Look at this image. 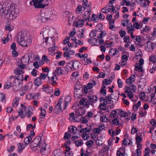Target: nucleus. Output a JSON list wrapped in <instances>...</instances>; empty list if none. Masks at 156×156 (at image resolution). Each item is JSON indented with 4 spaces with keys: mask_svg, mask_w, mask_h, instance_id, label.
I'll list each match as a JSON object with an SVG mask.
<instances>
[{
    "mask_svg": "<svg viewBox=\"0 0 156 156\" xmlns=\"http://www.w3.org/2000/svg\"><path fill=\"white\" fill-rule=\"evenodd\" d=\"M47 75L44 73H42L40 74V78L43 80L45 79L47 77Z\"/></svg>",
    "mask_w": 156,
    "mask_h": 156,
    "instance_id": "obj_52",
    "label": "nucleus"
},
{
    "mask_svg": "<svg viewBox=\"0 0 156 156\" xmlns=\"http://www.w3.org/2000/svg\"><path fill=\"white\" fill-rule=\"evenodd\" d=\"M103 28V25L101 23H98L96 26L95 30L98 32H99L102 30Z\"/></svg>",
    "mask_w": 156,
    "mask_h": 156,
    "instance_id": "obj_23",
    "label": "nucleus"
},
{
    "mask_svg": "<svg viewBox=\"0 0 156 156\" xmlns=\"http://www.w3.org/2000/svg\"><path fill=\"white\" fill-rule=\"evenodd\" d=\"M119 96H118V97L117 96H115L113 98H112V99H113V100H112V101H111L112 104H113L114 103H116L119 99Z\"/></svg>",
    "mask_w": 156,
    "mask_h": 156,
    "instance_id": "obj_46",
    "label": "nucleus"
},
{
    "mask_svg": "<svg viewBox=\"0 0 156 156\" xmlns=\"http://www.w3.org/2000/svg\"><path fill=\"white\" fill-rule=\"evenodd\" d=\"M48 37H47L45 38L44 41H43L42 44H41V45L42 46L44 47L45 44L46 45V43L48 42Z\"/></svg>",
    "mask_w": 156,
    "mask_h": 156,
    "instance_id": "obj_56",
    "label": "nucleus"
},
{
    "mask_svg": "<svg viewBox=\"0 0 156 156\" xmlns=\"http://www.w3.org/2000/svg\"><path fill=\"white\" fill-rule=\"evenodd\" d=\"M101 130L100 128H95L93 129V132L95 133L98 134L99 133L100 131Z\"/></svg>",
    "mask_w": 156,
    "mask_h": 156,
    "instance_id": "obj_61",
    "label": "nucleus"
},
{
    "mask_svg": "<svg viewBox=\"0 0 156 156\" xmlns=\"http://www.w3.org/2000/svg\"><path fill=\"white\" fill-rule=\"evenodd\" d=\"M20 100V98L17 97H15V98H14L13 102L12 103V106L16 108L17 106H18V104H17V101H19Z\"/></svg>",
    "mask_w": 156,
    "mask_h": 156,
    "instance_id": "obj_27",
    "label": "nucleus"
},
{
    "mask_svg": "<svg viewBox=\"0 0 156 156\" xmlns=\"http://www.w3.org/2000/svg\"><path fill=\"white\" fill-rule=\"evenodd\" d=\"M64 67H58L56 68L55 70L56 73L59 75H62V74L63 69Z\"/></svg>",
    "mask_w": 156,
    "mask_h": 156,
    "instance_id": "obj_22",
    "label": "nucleus"
},
{
    "mask_svg": "<svg viewBox=\"0 0 156 156\" xmlns=\"http://www.w3.org/2000/svg\"><path fill=\"white\" fill-rule=\"evenodd\" d=\"M117 82L118 87L119 88L122 87L123 86V83L120 79H118L117 80Z\"/></svg>",
    "mask_w": 156,
    "mask_h": 156,
    "instance_id": "obj_55",
    "label": "nucleus"
},
{
    "mask_svg": "<svg viewBox=\"0 0 156 156\" xmlns=\"http://www.w3.org/2000/svg\"><path fill=\"white\" fill-rule=\"evenodd\" d=\"M132 80H133V81L134 82L135 80V79L133 78L132 79V77L130 76L126 80V82L128 84H129V83H132Z\"/></svg>",
    "mask_w": 156,
    "mask_h": 156,
    "instance_id": "obj_41",
    "label": "nucleus"
},
{
    "mask_svg": "<svg viewBox=\"0 0 156 156\" xmlns=\"http://www.w3.org/2000/svg\"><path fill=\"white\" fill-rule=\"evenodd\" d=\"M42 90L46 92L47 93L50 94L53 92V89L52 87H45L42 88Z\"/></svg>",
    "mask_w": 156,
    "mask_h": 156,
    "instance_id": "obj_18",
    "label": "nucleus"
},
{
    "mask_svg": "<svg viewBox=\"0 0 156 156\" xmlns=\"http://www.w3.org/2000/svg\"><path fill=\"white\" fill-rule=\"evenodd\" d=\"M72 62V64L71 63H68L65 67L64 68L67 73L69 70H73V68H74V65L76 64H77L78 63L77 61H75L73 62Z\"/></svg>",
    "mask_w": 156,
    "mask_h": 156,
    "instance_id": "obj_6",
    "label": "nucleus"
},
{
    "mask_svg": "<svg viewBox=\"0 0 156 156\" xmlns=\"http://www.w3.org/2000/svg\"><path fill=\"white\" fill-rule=\"evenodd\" d=\"M86 143L88 147H90L93 144V141L92 140H90L87 141Z\"/></svg>",
    "mask_w": 156,
    "mask_h": 156,
    "instance_id": "obj_50",
    "label": "nucleus"
},
{
    "mask_svg": "<svg viewBox=\"0 0 156 156\" xmlns=\"http://www.w3.org/2000/svg\"><path fill=\"white\" fill-rule=\"evenodd\" d=\"M40 93H37L32 95V98L33 99H37L38 98V96H39Z\"/></svg>",
    "mask_w": 156,
    "mask_h": 156,
    "instance_id": "obj_60",
    "label": "nucleus"
},
{
    "mask_svg": "<svg viewBox=\"0 0 156 156\" xmlns=\"http://www.w3.org/2000/svg\"><path fill=\"white\" fill-rule=\"evenodd\" d=\"M108 120V118L106 116H101L100 121L101 122H106Z\"/></svg>",
    "mask_w": 156,
    "mask_h": 156,
    "instance_id": "obj_39",
    "label": "nucleus"
},
{
    "mask_svg": "<svg viewBox=\"0 0 156 156\" xmlns=\"http://www.w3.org/2000/svg\"><path fill=\"white\" fill-rule=\"evenodd\" d=\"M32 139V137L30 136L25 137L24 140V142L26 144H28L31 141Z\"/></svg>",
    "mask_w": 156,
    "mask_h": 156,
    "instance_id": "obj_19",
    "label": "nucleus"
},
{
    "mask_svg": "<svg viewBox=\"0 0 156 156\" xmlns=\"http://www.w3.org/2000/svg\"><path fill=\"white\" fill-rule=\"evenodd\" d=\"M75 89L77 90H81V91H83V88L82 87V85L80 84L79 82H77L75 85Z\"/></svg>",
    "mask_w": 156,
    "mask_h": 156,
    "instance_id": "obj_21",
    "label": "nucleus"
},
{
    "mask_svg": "<svg viewBox=\"0 0 156 156\" xmlns=\"http://www.w3.org/2000/svg\"><path fill=\"white\" fill-rule=\"evenodd\" d=\"M93 84L91 83H88L87 86L83 87V90L85 94H87V93L88 89H90L93 87Z\"/></svg>",
    "mask_w": 156,
    "mask_h": 156,
    "instance_id": "obj_12",
    "label": "nucleus"
},
{
    "mask_svg": "<svg viewBox=\"0 0 156 156\" xmlns=\"http://www.w3.org/2000/svg\"><path fill=\"white\" fill-rule=\"evenodd\" d=\"M135 67L136 69H134V70H137V69H138V72L140 73H142L143 70V67L138 65V63H136L135 64Z\"/></svg>",
    "mask_w": 156,
    "mask_h": 156,
    "instance_id": "obj_24",
    "label": "nucleus"
},
{
    "mask_svg": "<svg viewBox=\"0 0 156 156\" xmlns=\"http://www.w3.org/2000/svg\"><path fill=\"white\" fill-rule=\"evenodd\" d=\"M115 20L110 21L109 23V28L110 30H112L114 27Z\"/></svg>",
    "mask_w": 156,
    "mask_h": 156,
    "instance_id": "obj_29",
    "label": "nucleus"
},
{
    "mask_svg": "<svg viewBox=\"0 0 156 156\" xmlns=\"http://www.w3.org/2000/svg\"><path fill=\"white\" fill-rule=\"evenodd\" d=\"M11 62L10 57H7L5 58L4 59V63L6 64H9Z\"/></svg>",
    "mask_w": 156,
    "mask_h": 156,
    "instance_id": "obj_42",
    "label": "nucleus"
},
{
    "mask_svg": "<svg viewBox=\"0 0 156 156\" xmlns=\"http://www.w3.org/2000/svg\"><path fill=\"white\" fill-rule=\"evenodd\" d=\"M135 156H140L141 155V153L140 149H137L135 151Z\"/></svg>",
    "mask_w": 156,
    "mask_h": 156,
    "instance_id": "obj_48",
    "label": "nucleus"
},
{
    "mask_svg": "<svg viewBox=\"0 0 156 156\" xmlns=\"http://www.w3.org/2000/svg\"><path fill=\"white\" fill-rule=\"evenodd\" d=\"M88 99L83 98L81 99L80 101V105L86 106L87 108H89L90 105L93 106V102L97 100V97L94 95H90L88 97Z\"/></svg>",
    "mask_w": 156,
    "mask_h": 156,
    "instance_id": "obj_2",
    "label": "nucleus"
},
{
    "mask_svg": "<svg viewBox=\"0 0 156 156\" xmlns=\"http://www.w3.org/2000/svg\"><path fill=\"white\" fill-rule=\"evenodd\" d=\"M42 59L45 62H47V63L50 62V60L48 59L47 57L45 55H43V56Z\"/></svg>",
    "mask_w": 156,
    "mask_h": 156,
    "instance_id": "obj_58",
    "label": "nucleus"
},
{
    "mask_svg": "<svg viewBox=\"0 0 156 156\" xmlns=\"http://www.w3.org/2000/svg\"><path fill=\"white\" fill-rule=\"evenodd\" d=\"M18 112L19 113V115H20L21 118H23L25 117V115L23 114V109H20L18 110Z\"/></svg>",
    "mask_w": 156,
    "mask_h": 156,
    "instance_id": "obj_38",
    "label": "nucleus"
},
{
    "mask_svg": "<svg viewBox=\"0 0 156 156\" xmlns=\"http://www.w3.org/2000/svg\"><path fill=\"white\" fill-rule=\"evenodd\" d=\"M91 6L90 5H90H88V9L86 12L87 13V16H89L91 15Z\"/></svg>",
    "mask_w": 156,
    "mask_h": 156,
    "instance_id": "obj_59",
    "label": "nucleus"
},
{
    "mask_svg": "<svg viewBox=\"0 0 156 156\" xmlns=\"http://www.w3.org/2000/svg\"><path fill=\"white\" fill-rule=\"evenodd\" d=\"M46 111L44 109H41V112L40 115V117L41 118H44L45 115H46Z\"/></svg>",
    "mask_w": 156,
    "mask_h": 156,
    "instance_id": "obj_32",
    "label": "nucleus"
},
{
    "mask_svg": "<svg viewBox=\"0 0 156 156\" xmlns=\"http://www.w3.org/2000/svg\"><path fill=\"white\" fill-rule=\"evenodd\" d=\"M130 37L128 36H125L124 38V42L125 43H129Z\"/></svg>",
    "mask_w": 156,
    "mask_h": 156,
    "instance_id": "obj_54",
    "label": "nucleus"
},
{
    "mask_svg": "<svg viewBox=\"0 0 156 156\" xmlns=\"http://www.w3.org/2000/svg\"><path fill=\"white\" fill-rule=\"evenodd\" d=\"M71 134L69 133L66 132L65 133L64 138L66 140H68L71 137Z\"/></svg>",
    "mask_w": 156,
    "mask_h": 156,
    "instance_id": "obj_47",
    "label": "nucleus"
},
{
    "mask_svg": "<svg viewBox=\"0 0 156 156\" xmlns=\"http://www.w3.org/2000/svg\"><path fill=\"white\" fill-rule=\"evenodd\" d=\"M41 137L37 136L35 137L33 140L32 142L33 144H37V146L40 147V151L41 153H43L44 151H46V144H42L41 143Z\"/></svg>",
    "mask_w": 156,
    "mask_h": 156,
    "instance_id": "obj_3",
    "label": "nucleus"
},
{
    "mask_svg": "<svg viewBox=\"0 0 156 156\" xmlns=\"http://www.w3.org/2000/svg\"><path fill=\"white\" fill-rule=\"evenodd\" d=\"M62 152L60 149L55 150L54 151L52 156H62Z\"/></svg>",
    "mask_w": 156,
    "mask_h": 156,
    "instance_id": "obj_15",
    "label": "nucleus"
},
{
    "mask_svg": "<svg viewBox=\"0 0 156 156\" xmlns=\"http://www.w3.org/2000/svg\"><path fill=\"white\" fill-rule=\"evenodd\" d=\"M48 77L50 80H51L52 81L51 84L53 86H56L58 83L56 82V81L57 80V78L56 75H54L53 76L51 77L50 78L48 76Z\"/></svg>",
    "mask_w": 156,
    "mask_h": 156,
    "instance_id": "obj_11",
    "label": "nucleus"
},
{
    "mask_svg": "<svg viewBox=\"0 0 156 156\" xmlns=\"http://www.w3.org/2000/svg\"><path fill=\"white\" fill-rule=\"evenodd\" d=\"M82 137L84 140H87L89 138V135L87 134L82 135Z\"/></svg>",
    "mask_w": 156,
    "mask_h": 156,
    "instance_id": "obj_53",
    "label": "nucleus"
},
{
    "mask_svg": "<svg viewBox=\"0 0 156 156\" xmlns=\"http://www.w3.org/2000/svg\"><path fill=\"white\" fill-rule=\"evenodd\" d=\"M109 149V147L107 146H104L103 147V152L105 153L107 152Z\"/></svg>",
    "mask_w": 156,
    "mask_h": 156,
    "instance_id": "obj_63",
    "label": "nucleus"
},
{
    "mask_svg": "<svg viewBox=\"0 0 156 156\" xmlns=\"http://www.w3.org/2000/svg\"><path fill=\"white\" fill-rule=\"evenodd\" d=\"M49 18L45 16L44 13L41 12L40 14V16L38 18V21L40 22H45Z\"/></svg>",
    "mask_w": 156,
    "mask_h": 156,
    "instance_id": "obj_9",
    "label": "nucleus"
},
{
    "mask_svg": "<svg viewBox=\"0 0 156 156\" xmlns=\"http://www.w3.org/2000/svg\"><path fill=\"white\" fill-rule=\"evenodd\" d=\"M75 114L78 116H82L85 114V110L83 107H80V108L75 111Z\"/></svg>",
    "mask_w": 156,
    "mask_h": 156,
    "instance_id": "obj_8",
    "label": "nucleus"
},
{
    "mask_svg": "<svg viewBox=\"0 0 156 156\" xmlns=\"http://www.w3.org/2000/svg\"><path fill=\"white\" fill-rule=\"evenodd\" d=\"M14 134L15 135L17 136L18 138H23V135L24 133H20V135H19L18 133L16 132H14Z\"/></svg>",
    "mask_w": 156,
    "mask_h": 156,
    "instance_id": "obj_44",
    "label": "nucleus"
},
{
    "mask_svg": "<svg viewBox=\"0 0 156 156\" xmlns=\"http://www.w3.org/2000/svg\"><path fill=\"white\" fill-rule=\"evenodd\" d=\"M118 110H119V109H116V110H113L112 111V112L110 114V115L112 117H115L116 115L118 114Z\"/></svg>",
    "mask_w": 156,
    "mask_h": 156,
    "instance_id": "obj_30",
    "label": "nucleus"
},
{
    "mask_svg": "<svg viewBox=\"0 0 156 156\" xmlns=\"http://www.w3.org/2000/svg\"><path fill=\"white\" fill-rule=\"evenodd\" d=\"M100 32H101V33L100 34V36L99 35V34H98L97 37L101 38H102L103 36L105 35L106 34V33L105 30H101V31H100Z\"/></svg>",
    "mask_w": 156,
    "mask_h": 156,
    "instance_id": "obj_40",
    "label": "nucleus"
},
{
    "mask_svg": "<svg viewBox=\"0 0 156 156\" xmlns=\"http://www.w3.org/2000/svg\"><path fill=\"white\" fill-rule=\"evenodd\" d=\"M85 31V29L83 28L82 29H80L78 31V32H80L81 33V36H80L81 38H83L84 37V31Z\"/></svg>",
    "mask_w": 156,
    "mask_h": 156,
    "instance_id": "obj_51",
    "label": "nucleus"
},
{
    "mask_svg": "<svg viewBox=\"0 0 156 156\" xmlns=\"http://www.w3.org/2000/svg\"><path fill=\"white\" fill-rule=\"evenodd\" d=\"M60 98L59 102L57 103V105H56L55 108L54 109V111L55 113L56 112H62L63 111L62 108L61 107V104L62 103V101H61Z\"/></svg>",
    "mask_w": 156,
    "mask_h": 156,
    "instance_id": "obj_7",
    "label": "nucleus"
},
{
    "mask_svg": "<svg viewBox=\"0 0 156 156\" xmlns=\"http://www.w3.org/2000/svg\"><path fill=\"white\" fill-rule=\"evenodd\" d=\"M14 73L16 75H18V74L23 73H24V71L20 69V68H16L14 70Z\"/></svg>",
    "mask_w": 156,
    "mask_h": 156,
    "instance_id": "obj_25",
    "label": "nucleus"
},
{
    "mask_svg": "<svg viewBox=\"0 0 156 156\" xmlns=\"http://www.w3.org/2000/svg\"><path fill=\"white\" fill-rule=\"evenodd\" d=\"M12 86V83L11 82H7L5 84L4 88V89L9 88Z\"/></svg>",
    "mask_w": 156,
    "mask_h": 156,
    "instance_id": "obj_34",
    "label": "nucleus"
},
{
    "mask_svg": "<svg viewBox=\"0 0 156 156\" xmlns=\"http://www.w3.org/2000/svg\"><path fill=\"white\" fill-rule=\"evenodd\" d=\"M34 84L35 86L38 87L42 84V81L40 77H37L34 80Z\"/></svg>",
    "mask_w": 156,
    "mask_h": 156,
    "instance_id": "obj_17",
    "label": "nucleus"
},
{
    "mask_svg": "<svg viewBox=\"0 0 156 156\" xmlns=\"http://www.w3.org/2000/svg\"><path fill=\"white\" fill-rule=\"evenodd\" d=\"M21 34L19 35L17 38V41L19 44L23 47H27V46L26 40L25 39L26 36L25 34H22L21 32Z\"/></svg>",
    "mask_w": 156,
    "mask_h": 156,
    "instance_id": "obj_4",
    "label": "nucleus"
},
{
    "mask_svg": "<svg viewBox=\"0 0 156 156\" xmlns=\"http://www.w3.org/2000/svg\"><path fill=\"white\" fill-rule=\"evenodd\" d=\"M142 138L140 137L138 135V134H136V143L137 144V143H140L141 142L142 140Z\"/></svg>",
    "mask_w": 156,
    "mask_h": 156,
    "instance_id": "obj_43",
    "label": "nucleus"
},
{
    "mask_svg": "<svg viewBox=\"0 0 156 156\" xmlns=\"http://www.w3.org/2000/svg\"><path fill=\"white\" fill-rule=\"evenodd\" d=\"M150 123L151 125L154 127L156 126V121L154 119H152L150 122Z\"/></svg>",
    "mask_w": 156,
    "mask_h": 156,
    "instance_id": "obj_64",
    "label": "nucleus"
},
{
    "mask_svg": "<svg viewBox=\"0 0 156 156\" xmlns=\"http://www.w3.org/2000/svg\"><path fill=\"white\" fill-rule=\"evenodd\" d=\"M96 33H98V32L96 30H92L90 33L89 36L91 37H95L96 35Z\"/></svg>",
    "mask_w": 156,
    "mask_h": 156,
    "instance_id": "obj_31",
    "label": "nucleus"
},
{
    "mask_svg": "<svg viewBox=\"0 0 156 156\" xmlns=\"http://www.w3.org/2000/svg\"><path fill=\"white\" fill-rule=\"evenodd\" d=\"M120 149H119L117 151L116 155L117 156H121V155H122V156H124L125 154H126L125 153V149H123V151H124V152L123 153H122L121 151H120Z\"/></svg>",
    "mask_w": 156,
    "mask_h": 156,
    "instance_id": "obj_35",
    "label": "nucleus"
},
{
    "mask_svg": "<svg viewBox=\"0 0 156 156\" xmlns=\"http://www.w3.org/2000/svg\"><path fill=\"white\" fill-rule=\"evenodd\" d=\"M18 75L19 76L17 77H16V79L14 81V83L15 84L16 83V82H19V81H20V82H21V83H22L23 80V75L21 74H18Z\"/></svg>",
    "mask_w": 156,
    "mask_h": 156,
    "instance_id": "obj_14",
    "label": "nucleus"
},
{
    "mask_svg": "<svg viewBox=\"0 0 156 156\" xmlns=\"http://www.w3.org/2000/svg\"><path fill=\"white\" fill-rule=\"evenodd\" d=\"M150 61L151 62L153 63L155 62L156 61V56L155 55H151L149 58Z\"/></svg>",
    "mask_w": 156,
    "mask_h": 156,
    "instance_id": "obj_36",
    "label": "nucleus"
},
{
    "mask_svg": "<svg viewBox=\"0 0 156 156\" xmlns=\"http://www.w3.org/2000/svg\"><path fill=\"white\" fill-rule=\"evenodd\" d=\"M26 145H24L23 144L19 143L18 144V150L17 152L18 153H21L23 150L24 149Z\"/></svg>",
    "mask_w": 156,
    "mask_h": 156,
    "instance_id": "obj_13",
    "label": "nucleus"
},
{
    "mask_svg": "<svg viewBox=\"0 0 156 156\" xmlns=\"http://www.w3.org/2000/svg\"><path fill=\"white\" fill-rule=\"evenodd\" d=\"M22 83L21 82H20V81H19V82H16V84L14 83V85H13V88L14 90L18 91L20 89V88L22 87L21 86Z\"/></svg>",
    "mask_w": 156,
    "mask_h": 156,
    "instance_id": "obj_10",
    "label": "nucleus"
},
{
    "mask_svg": "<svg viewBox=\"0 0 156 156\" xmlns=\"http://www.w3.org/2000/svg\"><path fill=\"white\" fill-rule=\"evenodd\" d=\"M5 6V5H4ZM2 6L0 8L1 12L4 14V18L8 20H14L17 17V12L16 13V10H13V9H8V8L4 7Z\"/></svg>",
    "mask_w": 156,
    "mask_h": 156,
    "instance_id": "obj_1",
    "label": "nucleus"
},
{
    "mask_svg": "<svg viewBox=\"0 0 156 156\" xmlns=\"http://www.w3.org/2000/svg\"><path fill=\"white\" fill-rule=\"evenodd\" d=\"M119 34L121 37H122L124 36H125L126 34V32L122 30H121L119 32Z\"/></svg>",
    "mask_w": 156,
    "mask_h": 156,
    "instance_id": "obj_49",
    "label": "nucleus"
},
{
    "mask_svg": "<svg viewBox=\"0 0 156 156\" xmlns=\"http://www.w3.org/2000/svg\"><path fill=\"white\" fill-rule=\"evenodd\" d=\"M85 20H79L76 23L75 26L77 27H82L84 25Z\"/></svg>",
    "mask_w": 156,
    "mask_h": 156,
    "instance_id": "obj_20",
    "label": "nucleus"
},
{
    "mask_svg": "<svg viewBox=\"0 0 156 156\" xmlns=\"http://www.w3.org/2000/svg\"><path fill=\"white\" fill-rule=\"evenodd\" d=\"M112 82V81L111 80H108L105 79L104 80L102 81V84L104 85H107L109 83H110Z\"/></svg>",
    "mask_w": 156,
    "mask_h": 156,
    "instance_id": "obj_33",
    "label": "nucleus"
},
{
    "mask_svg": "<svg viewBox=\"0 0 156 156\" xmlns=\"http://www.w3.org/2000/svg\"><path fill=\"white\" fill-rule=\"evenodd\" d=\"M141 105V101H139L138 102L137 105H133V109L135 110H137L139 107Z\"/></svg>",
    "mask_w": 156,
    "mask_h": 156,
    "instance_id": "obj_37",
    "label": "nucleus"
},
{
    "mask_svg": "<svg viewBox=\"0 0 156 156\" xmlns=\"http://www.w3.org/2000/svg\"><path fill=\"white\" fill-rule=\"evenodd\" d=\"M68 129V132H70L73 134L75 133L77 130V128L76 126H71L70 127H69Z\"/></svg>",
    "mask_w": 156,
    "mask_h": 156,
    "instance_id": "obj_16",
    "label": "nucleus"
},
{
    "mask_svg": "<svg viewBox=\"0 0 156 156\" xmlns=\"http://www.w3.org/2000/svg\"><path fill=\"white\" fill-rule=\"evenodd\" d=\"M44 0H32V2L33 3V5L35 6V8H44L45 6L48 5V4H43L42 2ZM48 2V0H46Z\"/></svg>",
    "mask_w": 156,
    "mask_h": 156,
    "instance_id": "obj_5",
    "label": "nucleus"
},
{
    "mask_svg": "<svg viewBox=\"0 0 156 156\" xmlns=\"http://www.w3.org/2000/svg\"><path fill=\"white\" fill-rule=\"evenodd\" d=\"M131 90H130L129 93H127V96L129 98H132L133 96V93L131 92Z\"/></svg>",
    "mask_w": 156,
    "mask_h": 156,
    "instance_id": "obj_62",
    "label": "nucleus"
},
{
    "mask_svg": "<svg viewBox=\"0 0 156 156\" xmlns=\"http://www.w3.org/2000/svg\"><path fill=\"white\" fill-rule=\"evenodd\" d=\"M77 146H80L82 145L83 144V142L82 140L81 139L79 140L76 141L74 142Z\"/></svg>",
    "mask_w": 156,
    "mask_h": 156,
    "instance_id": "obj_28",
    "label": "nucleus"
},
{
    "mask_svg": "<svg viewBox=\"0 0 156 156\" xmlns=\"http://www.w3.org/2000/svg\"><path fill=\"white\" fill-rule=\"evenodd\" d=\"M87 0H83L82 6L84 9L87 8Z\"/></svg>",
    "mask_w": 156,
    "mask_h": 156,
    "instance_id": "obj_45",
    "label": "nucleus"
},
{
    "mask_svg": "<svg viewBox=\"0 0 156 156\" xmlns=\"http://www.w3.org/2000/svg\"><path fill=\"white\" fill-rule=\"evenodd\" d=\"M81 60L82 61L83 64L85 65L90 63L92 62L91 60L89 59L82 58Z\"/></svg>",
    "mask_w": 156,
    "mask_h": 156,
    "instance_id": "obj_26",
    "label": "nucleus"
},
{
    "mask_svg": "<svg viewBox=\"0 0 156 156\" xmlns=\"http://www.w3.org/2000/svg\"><path fill=\"white\" fill-rule=\"evenodd\" d=\"M82 7L81 6H78L76 10V13L77 14H79L80 12L82 10Z\"/></svg>",
    "mask_w": 156,
    "mask_h": 156,
    "instance_id": "obj_57",
    "label": "nucleus"
}]
</instances>
